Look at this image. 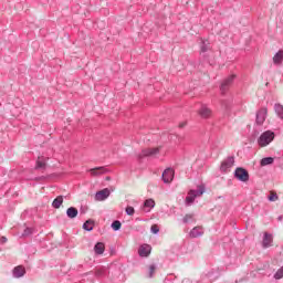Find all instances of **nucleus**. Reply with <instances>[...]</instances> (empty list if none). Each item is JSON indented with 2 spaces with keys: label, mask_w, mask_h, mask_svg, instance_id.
I'll use <instances>...</instances> for the list:
<instances>
[{
  "label": "nucleus",
  "mask_w": 283,
  "mask_h": 283,
  "mask_svg": "<svg viewBox=\"0 0 283 283\" xmlns=\"http://www.w3.org/2000/svg\"><path fill=\"white\" fill-rule=\"evenodd\" d=\"M269 200L270 202H276V200H280V197L275 191H270Z\"/></svg>",
  "instance_id": "nucleus-24"
},
{
  "label": "nucleus",
  "mask_w": 283,
  "mask_h": 283,
  "mask_svg": "<svg viewBox=\"0 0 283 283\" xmlns=\"http://www.w3.org/2000/svg\"><path fill=\"white\" fill-rule=\"evenodd\" d=\"M174 169L171 168H167L164 172H163V180L166 184L171 182V180H174Z\"/></svg>",
  "instance_id": "nucleus-9"
},
{
  "label": "nucleus",
  "mask_w": 283,
  "mask_h": 283,
  "mask_svg": "<svg viewBox=\"0 0 283 283\" xmlns=\"http://www.w3.org/2000/svg\"><path fill=\"white\" fill-rule=\"evenodd\" d=\"M199 115L201 118H211V109H209L207 106H202L199 109Z\"/></svg>",
  "instance_id": "nucleus-13"
},
{
  "label": "nucleus",
  "mask_w": 283,
  "mask_h": 283,
  "mask_svg": "<svg viewBox=\"0 0 283 283\" xmlns=\"http://www.w3.org/2000/svg\"><path fill=\"white\" fill-rule=\"evenodd\" d=\"M106 171L107 169H105V167L92 168L90 170L92 176H103V174H105Z\"/></svg>",
  "instance_id": "nucleus-14"
},
{
  "label": "nucleus",
  "mask_w": 283,
  "mask_h": 283,
  "mask_svg": "<svg viewBox=\"0 0 283 283\" xmlns=\"http://www.w3.org/2000/svg\"><path fill=\"white\" fill-rule=\"evenodd\" d=\"M193 220V214H186L184 217V222L187 223V222H191Z\"/></svg>",
  "instance_id": "nucleus-29"
},
{
  "label": "nucleus",
  "mask_w": 283,
  "mask_h": 283,
  "mask_svg": "<svg viewBox=\"0 0 283 283\" xmlns=\"http://www.w3.org/2000/svg\"><path fill=\"white\" fill-rule=\"evenodd\" d=\"M28 235H32V228L24 229V232L22 233V237L28 238Z\"/></svg>",
  "instance_id": "nucleus-28"
},
{
  "label": "nucleus",
  "mask_w": 283,
  "mask_h": 283,
  "mask_svg": "<svg viewBox=\"0 0 283 283\" xmlns=\"http://www.w3.org/2000/svg\"><path fill=\"white\" fill-rule=\"evenodd\" d=\"M94 251L97 255H103V253H105V243L103 242H98L95 247H94Z\"/></svg>",
  "instance_id": "nucleus-16"
},
{
  "label": "nucleus",
  "mask_w": 283,
  "mask_h": 283,
  "mask_svg": "<svg viewBox=\"0 0 283 283\" xmlns=\"http://www.w3.org/2000/svg\"><path fill=\"white\" fill-rule=\"evenodd\" d=\"M275 138V133L268 130L264 132L258 139V144L260 147H266V145H271Z\"/></svg>",
  "instance_id": "nucleus-1"
},
{
  "label": "nucleus",
  "mask_w": 283,
  "mask_h": 283,
  "mask_svg": "<svg viewBox=\"0 0 283 283\" xmlns=\"http://www.w3.org/2000/svg\"><path fill=\"white\" fill-rule=\"evenodd\" d=\"M269 114V109L266 108H261L256 113V124L258 125H264V120H266V116Z\"/></svg>",
  "instance_id": "nucleus-5"
},
{
  "label": "nucleus",
  "mask_w": 283,
  "mask_h": 283,
  "mask_svg": "<svg viewBox=\"0 0 283 283\" xmlns=\"http://www.w3.org/2000/svg\"><path fill=\"white\" fill-rule=\"evenodd\" d=\"M283 61V51H279L274 56H273V63L274 65H280Z\"/></svg>",
  "instance_id": "nucleus-19"
},
{
  "label": "nucleus",
  "mask_w": 283,
  "mask_h": 283,
  "mask_svg": "<svg viewBox=\"0 0 283 283\" xmlns=\"http://www.w3.org/2000/svg\"><path fill=\"white\" fill-rule=\"evenodd\" d=\"M266 165H273L272 157H265L261 160V167H266Z\"/></svg>",
  "instance_id": "nucleus-23"
},
{
  "label": "nucleus",
  "mask_w": 283,
  "mask_h": 283,
  "mask_svg": "<svg viewBox=\"0 0 283 283\" xmlns=\"http://www.w3.org/2000/svg\"><path fill=\"white\" fill-rule=\"evenodd\" d=\"M25 275V268L18 265L13 269V277H23Z\"/></svg>",
  "instance_id": "nucleus-12"
},
{
  "label": "nucleus",
  "mask_w": 283,
  "mask_h": 283,
  "mask_svg": "<svg viewBox=\"0 0 283 283\" xmlns=\"http://www.w3.org/2000/svg\"><path fill=\"white\" fill-rule=\"evenodd\" d=\"M234 178L240 182H249V171L242 167H239L234 171Z\"/></svg>",
  "instance_id": "nucleus-2"
},
{
  "label": "nucleus",
  "mask_w": 283,
  "mask_h": 283,
  "mask_svg": "<svg viewBox=\"0 0 283 283\" xmlns=\"http://www.w3.org/2000/svg\"><path fill=\"white\" fill-rule=\"evenodd\" d=\"M282 277H283V266L281 269H279L276 271V273L274 274L275 280H282Z\"/></svg>",
  "instance_id": "nucleus-26"
},
{
  "label": "nucleus",
  "mask_w": 283,
  "mask_h": 283,
  "mask_svg": "<svg viewBox=\"0 0 283 283\" xmlns=\"http://www.w3.org/2000/svg\"><path fill=\"white\" fill-rule=\"evenodd\" d=\"M0 242L1 244H6V242H8V238L1 237Z\"/></svg>",
  "instance_id": "nucleus-33"
},
{
  "label": "nucleus",
  "mask_w": 283,
  "mask_h": 283,
  "mask_svg": "<svg viewBox=\"0 0 283 283\" xmlns=\"http://www.w3.org/2000/svg\"><path fill=\"white\" fill-rule=\"evenodd\" d=\"M83 229H85V231H92V229H94V221L87 220V221L83 224Z\"/></svg>",
  "instance_id": "nucleus-21"
},
{
  "label": "nucleus",
  "mask_w": 283,
  "mask_h": 283,
  "mask_svg": "<svg viewBox=\"0 0 283 283\" xmlns=\"http://www.w3.org/2000/svg\"><path fill=\"white\" fill-rule=\"evenodd\" d=\"M205 234V229L200 226L195 227L191 231H190V238H200V235Z\"/></svg>",
  "instance_id": "nucleus-10"
},
{
  "label": "nucleus",
  "mask_w": 283,
  "mask_h": 283,
  "mask_svg": "<svg viewBox=\"0 0 283 283\" xmlns=\"http://www.w3.org/2000/svg\"><path fill=\"white\" fill-rule=\"evenodd\" d=\"M138 253L140 258H149L151 253V245L149 244H144L139 248Z\"/></svg>",
  "instance_id": "nucleus-7"
},
{
  "label": "nucleus",
  "mask_w": 283,
  "mask_h": 283,
  "mask_svg": "<svg viewBox=\"0 0 283 283\" xmlns=\"http://www.w3.org/2000/svg\"><path fill=\"white\" fill-rule=\"evenodd\" d=\"M202 193H205L203 186H199V190L197 192L195 190H190L188 197L186 198V202L191 205V202H193L198 196H202Z\"/></svg>",
  "instance_id": "nucleus-3"
},
{
  "label": "nucleus",
  "mask_w": 283,
  "mask_h": 283,
  "mask_svg": "<svg viewBox=\"0 0 283 283\" xmlns=\"http://www.w3.org/2000/svg\"><path fill=\"white\" fill-rule=\"evenodd\" d=\"M272 243H273V235L265 232L263 238V247L266 249L271 247Z\"/></svg>",
  "instance_id": "nucleus-15"
},
{
  "label": "nucleus",
  "mask_w": 283,
  "mask_h": 283,
  "mask_svg": "<svg viewBox=\"0 0 283 283\" xmlns=\"http://www.w3.org/2000/svg\"><path fill=\"white\" fill-rule=\"evenodd\" d=\"M160 154V147L147 148L143 150V156H158Z\"/></svg>",
  "instance_id": "nucleus-11"
},
{
  "label": "nucleus",
  "mask_w": 283,
  "mask_h": 283,
  "mask_svg": "<svg viewBox=\"0 0 283 283\" xmlns=\"http://www.w3.org/2000/svg\"><path fill=\"white\" fill-rule=\"evenodd\" d=\"M156 207V201H154L153 199H148L144 202V209H147L146 211L149 212L151 211V209H154Z\"/></svg>",
  "instance_id": "nucleus-18"
},
{
  "label": "nucleus",
  "mask_w": 283,
  "mask_h": 283,
  "mask_svg": "<svg viewBox=\"0 0 283 283\" xmlns=\"http://www.w3.org/2000/svg\"><path fill=\"white\" fill-rule=\"evenodd\" d=\"M136 212V210H134V207H126V213L127 216H134V213Z\"/></svg>",
  "instance_id": "nucleus-27"
},
{
  "label": "nucleus",
  "mask_w": 283,
  "mask_h": 283,
  "mask_svg": "<svg viewBox=\"0 0 283 283\" xmlns=\"http://www.w3.org/2000/svg\"><path fill=\"white\" fill-rule=\"evenodd\" d=\"M156 273V265H150L149 266V275L150 277Z\"/></svg>",
  "instance_id": "nucleus-31"
},
{
  "label": "nucleus",
  "mask_w": 283,
  "mask_h": 283,
  "mask_svg": "<svg viewBox=\"0 0 283 283\" xmlns=\"http://www.w3.org/2000/svg\"><path fill=\"white\" fill-rule=\"evenodd\" d=\"M66 214L69 218H76V216H78V210L74 207H71L66 210Z\"/></svg>",
  "instance_id": "nucleus-20"
},
{
  "label": "nucleus",
  "mask_w": 283,
  "mask_h": 283,
  "mask_svg": "<svg viewBox=\"0 0 283 283\" xmlns=\"http://www.w3.org/2000/svg\"><path fill=\"white\" fill-rule=\"evenodd\" d=\"M61 205H63V196H57L52 202V208L61 209Z\"/></svg>",
  "instance_id": "nucleus-17"
},
{
  "label": "nucleus",
  "mask_w": 283,
  "mask_h": 283,
  "mask_svg": "<svg viewBox=\"0 0 283 283\" xmlns=\"http://www.w3.org/2000/svg\"><path fill=\"white\" fill-rule=\"evenodd\" d=\"M120 227H122V223H120V221H118V220H116V221H114V222L112 223V229H113L114 231H119Z\"/></svg>",
  "instance_id": "nucleus-25"
},
{
  "label": "nucleus",
  "mask_w": 283,
  "mask_h": 283,
  "mask_svg": "<svg viewBox=\"0 0 283 283\" xmlns=\"http://www.w3.org/2000/svg\"><path fill=\"white\" fill-rule=\"evenodd\" d=\"M233 78H235V75H230L221 83V92H227L229 87H231L233 84Z\"/></svg>",
  "instance_id": "nucleus-8"
},
{
  "label": "nucleus",
  "mask_w": 283,
  "mask_h": 283,
  "mask_svg": "<svg viewBox=\"0 0 283 283\" xmlns=\"http://www.w3.org/2000/svg\"><path fill=\"white\" fill-rule=\"evenodd\" d=\"M36 167H38V169H43V167H45V163L36 161Z\"/></svg>",
  "instance_id": "nucleus-32"
},
{
  "label": "nucleus",
  "mask_w": 283,
  "mask_h": 283,
  "mask_svg": "<svg viewBox=\"0 0 283 283\" xmlns=\"http://www.w3.org/2000/svg\"><path fill=\"white\" fill-rule=\"evenodd\" d=\"M111 195H112V191H109L107 188H104L103 190H99L95 193V201L103 202L107 200Z\"/></svg>",
  "instance_id": "nucleus-4"
},
{
  "label": "nucleus",
  "mask_w": 283,
  "mask_h": 283,
  "mask_svg": "<svg viewBox=\"0 0 283 283\" xmlns=\"http://www.w3.org/2000/svg\"><path fill=\"white\" fill-rule=\"evenodd\" d=\"M235 160L233 159V157H229L228 159H226L224 161H222L221 164V171H229V169H231V167H233Z\"/></svg>",
  "instance_id": "nucleus-6"
},
{
  "label": "nucleus",
  "mask_w": 283,
  "mask_h": 283,
  "mask_svg": "<svg viewBox=\"0 0 283 283\" xmlns=\"http://www.w3.org/2000/svg\"><path fill=\"white\" fill-rule=\"evenodd\" d=\"M275 113L279 117L283 118V106L282 104H275L274 106Z\"/></svg>",
  "instance_id": "nucleus-22"
},
{
  "label": "nucleus",
  "mask_w": 283,
  "mask_h": 283,
  "mask_svg": "<svg viewBox=\"0 0 283 283\" xmlns=\"http://www.w3.org/2000/svg\"><path fill=\"white\" fill-rule=\"evenodd\" d=\"M151 233H158V231H160V229L158 228V224H153L150 228Z\"/></svg>",
  "instance_id": "nucleus-30"
}]
</instances>
